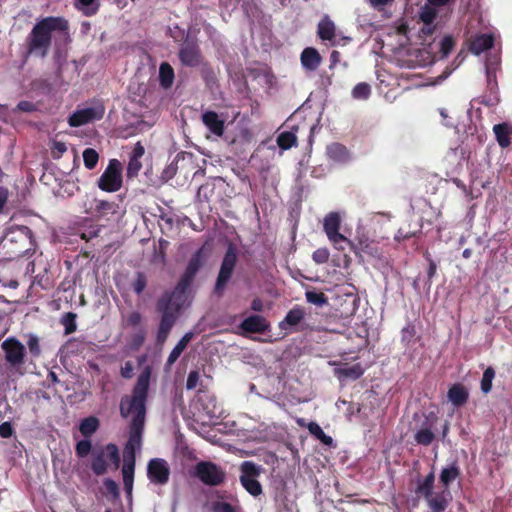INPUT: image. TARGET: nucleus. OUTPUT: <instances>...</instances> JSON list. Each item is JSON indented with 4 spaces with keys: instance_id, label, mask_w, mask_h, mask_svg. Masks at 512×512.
<instances>
[{
    "instance_id": "b1692460",
    "label": "nucleus",
    "mask_w": 512,
    "mask_h": 512,
    "mask_svg": "<svg viewBox=\"0 0 512 512\" xmlns=\"http://www.w3.org/2000/svg\"><path fill=\"white\" fill-rule=\"evenodd\" d=\"M493 45L494 37L492 34H479L472 39L470 51L475 55H480L482 52L491 49Z\"/></svg>"
},
{
    "instance_id": "473e14b6",
    "label": "nucleus",
    "mask_w": 512,
    "mask_h": 512,
    "mask_svg": "<svg viewBox=\"0 0 512 512\" xmlns=\"http://www.w3.org/2000/svg\"><path fill=\"white\" fill-rule=\"evenodd\" d=\"M337 374L341 378L357 380L364 374V369L361 364L357 363L352 366L345 365L336 370Z\"/></svg>"
},
{
    "instance_id": "423d86ee",
    "label": "nucleus",
    "mask_w": 512,
    "mask_h": 512,
    "mask_svg": "<svg viewBox=\"0 0 512 512\" xmlns=\"http://www.w3.org/2000/svg\"><path fill=\"white\" fill-rule=\"evenodd\" d=\"M194 476L207 486H219L224 483L226 473L211 461H200L195 465Z\"/></svg>"
},
{
    "instance_id": "ddd939ff",
    "label": "nucleus",
    "mask_w": 512,
    "mask_h": 512,
    "mask_svg": "<svg viewBox=\"0 0 512 512\" xmlns=\"http://www.w3.org/2000/svg\"><path fill=\"white\" fill-rule=\"evenodd\" d=\"M76 452L78 458L89 457V466L96 476H102L108 472L106 450H76Z\"/></svg>"
},
{
    "instance_id": "c756f323",
    "label": "nucleus",
    "mask_w": 512,
    "mask_h": 512,
    "mask_svg": "<svg viewBox=\"0 0 512 512\" xmlns=\"http://www.w3.org/2000/svg\"><path fill=\"white\" fill-rule=\"evenodd\" d=\"M350 249L356 254L365 253L372 257L379 256L378 246L368 239H360L357 244L353 243V246H349Z\"/></svg>"
},
{
    "instance_id": "72a5a7b5",
    "label": "nucleus",
    "mask_w": 512,
    "mask_h": 512,
    "mask_svg": "<svg viewBox=\"0 0 512 512\" xmlns=\"http://www.w3.org/2000/svg\"><path fill=\"white\" fill-rule=\"evenodd\" d=\"M293 130H297V128H292L291 131H284L277 136L276 142L279 148L282 150H288L297 144V137Z\"/></svg>"
},
{
    "instance_id": "0e129e2a",
    "label": "nucleus",
    "mask_w": 512,
    "mask_h": 512,
    "mask_svg": "<svg viewBox=\"0 0 512 512\" xmlns=\"http://www.w3.org/2000/svg\"><path fill=\"white\" fill-rule=\"evenodd\" d=\"M312 258L317 264H324L329 259V251L326 248L317 249L313 252Z\"/></svg>"
},
{
    "instance_id": "bf43d9fd",
    "label": "nucleus",
    "mask_w": 512,
    "mask_h": 512,
    "mask_svg": "<svg viewBox=\"0 0 512 512\" xmlns=\"http://www.w3.org/2000/svg\"><path fill=\"white\" fill-rule=\"evenodd\" d=\"M177 170H178V161L173 160L162 171L161 179L164 181H168V180L172 179L176 175Z\"/></svg>"
},
{
    "instance_id": "bb28decb",
    "label": "nucleus",
    "mask_w": 512,
    "mask_h": 512,
    "mask_svg": "<svg viewBox=\"0 0 512 512\" xmlns=\"http://www.w3.org/2000/svg\"><path fill=\"white\" fill-rule=\"evenodd\" d=\"M203 264H204V250H203V248H200L191 256L183 274L195 279L197 273L202 268Z\"/></svg>"
},
{
    "instance_id": "4c0bfd02",
    "label": "nucleus",
    "mask_w": 512,
    "mask_h": 512,
    "mask_svg": "<svg viewBox=\"0 0 512 512\" xmlns=\"http://www.w3.org/2000/svg\"><path fill=\"white\" fill-rule=\"evenodd\" d=\"M99 427V420L94 416L83 419L80 423V432L85 437H90Z\"/></svg>"
},
{
    "instance_id": "2eb2a0df",
    "label": "nucleus",
    "mask_w": 512,
    "mask_h": 512,
    "mask_svg": "<svg viewBox=\"0 0 512 512\" xmlns=\"http://www.w3.org/2000/svg\"><path fill=\"white\" fill-rule=\"evenodd\" d=\"M102 117L103 109L98 110L93 107H88L75 111L72 115H70L68 123L71 127H80L94 120H99Z\"/></svg>"
},
{
    "instance_id": "f8f14e48",
    "label": "nucleus",
    "mask_w": 512,
    "mask_h": 512,
    "mask_svg": "<svg viewBox=\"0 0 512 512\" xmlns=\"http://www.w3.org/2000/svg\"><path fill=\"white\" fill-rule=\"evenodd\" d=\"M196 408L198 412L206 416L209 421L219 418L222 414V408L218 405L216 397L208 391L200 390L198 392Z\"/></svg>"
},
{
    "instance_id": "3c124183",
    "label": "nucleus",
    "mask_w": 512,
    "mask_h": 512,
    "mask_svg": "<svg viewBox=\"0 0 512 512\" xmlns=\"http://www.w3.org/2000/svg\"><path fill=\"white\" fill-rule=\"evenodd\" d=\"M495 377V370L492 367H488L481 379V390L483 393H489L492 389V381Z\"/></svg>"
},
{
    "instance_id": "69168bd1",
    "label": "nucleus",
    "mask_w": 512,
    "mask_h": 512,
    "mask_svg": "<svg viewBox=\"0 0 512 512\" xmlns=\"http://www.w3.org/2000/svg\"><path fill=\"white\" fill-rule=\"evenodd\" d=\"M200 380V373L197 370H192L188 374L187 381H186V388L188 390L195 389L199 383Z\"/></svg>"
},
{
    "instance_id": "dca6fc26",
    "label": "nucleus",
    "mask_w": 512,
    "mask_h": 512,
    "mask_svg": "<svg viewBox=\"0 0 512 512\" xmlns=\"http://www.w3.org/2000/svg\"><path fill=\"white\" fill-rule=\"evenodd\" d=\"M135 450H128L124 453V463L122 466V476L125 492L128 496L132 494L135 471Z\"/></svg>"
},
{
    "instance_id": "864d4df0",
    "label": "nucleus",
    "mask_w": 512,
    "mask_h": 512,
    "mask_svg": "<svg viewBox=\"0 0 512 512\" xmlns=\"http://www.w3.org/2000/svg\"><path fill=\"white\" fill-rule=\"evenodd\" d=\"M437 17V10L435 7L425 6L420 12V19L425 25L433 24Z\"/></svg>"
},
{
    "instance_id": "6e6d98bb",
    "label": "nucleus",
    "mask_w": 512,
    "mask_h": 512,
    "mask_svg": "<svg viewBox=\"0 0 512 512\" xmlns=\"http://www.w3.org/2000/svg\"><path fill=\"white\" fill-rule=\"evenodd\" d=\"M106 456L108 465L111 466L113 470H117L121 463L120 450H106Z\"/></svg>"
},
{
    "instance_id": "7c9ffc66",
    "label": "nucleus",
    "mask_w": 512,
    "mask_h": 512,
    "mask_svg": "<svg viewBox=\"0 0 512 512\" xmlns=\"http://www.w3.org/2000/svg\"><path fill=\"white\" fill-rule=\"evenodd\" d=\"M328 157L336 162H346L349 159L347 148L340 143H331L327 146Z\"/></svg>"
},
{
    "instance_id": "e433bc0d",
    "label": "nucleus",
    "mask_w": 512,
    "mask_h": 512,
    "mask_svg": "<svg viewBox=\"0 0 512 512\" xmlns=\"http://www.w3.org/2000/svg\"><path fill=\"white\" fill-rule=\"evenodd\" d=\"M308 430L310 434L317 440H319L325 446H331L333 439L324 433L323 429L316 422H310L308 424Z\"/></svg>"
},
{
    "instance_id": "052dcab7",
    "label": "nucleus",
    "mask_w": 512,
    "mask_h": 512,
    "mask_svg": "<svg viewBox=\"0 0 512 512\" xmlns=\"http://www.w3.org/2000/svg\"><path fill=\"white\" fill-rule=\"evenodd\" d=\"M39 109V105L37 103H33L31 101L23 100L20 101L16 106V111L32 113L36 112Z\"/></svg>"
},
{
    "instance_id": "8fccbe9b",
    "label": "nucleus",
    "mask_w": 512,
    "mask_h": 512,
    "mask_svg": "<svg viewBox=\"0 0 512 512\" xmlns=\"http://www.w3.org/2000/svg\"><path fill=\"white\" fill-rule=\"evenodd\" d=\"M147 286V277L143 272H137L135 279L131 283L132 290L138 296L141 295Z\"/></svg>"
},
{
    "instance_id": "9d476101",
    "label": "nucleus",
    "mask_w": 512,
    "mask_h": 512,
    "mask_svg": "<svg viewBox=\"0 0 512 512\" xmlns=\"http://www.w3.org/2000/svg\"><path fill=\"white\" fill-rule=\"evenodd\" d=\"M178 58L185 67L195 68L202 65L203 55L196 37L188 39L185 43L181 44L178 51Z\"/></svg>"
},
{
    "instance_id": "f704fd0d",
    "label": "nucleus",
    "mask_w": 512,
    "mask_h": 512,
    "mask_svg": "<svg viewBox=\"0 0 512 512\" xmlns=\"http://www.w3.org/2000/svg\"><path fill=\"white\" fill-rule=\"evenodd\" d=\"M460 475V469L456 463L442 469L440 474V482L447 489L451 482H453Z\"/></svg>"
},
{
    "instance_id": "ea45409f",
    "label": "nucleus",
    "mask_w": 512,
    "mask_h": 512,
    "mask_svg": "<svg viewBox=\"0 0 512 512\" xmlns=\"http://www.w3.org/2000/svg\"><path fill=\"white\" fill-rule=\"evenodd\" d=\"M167 35L171 37L176 43H185L186 40L192 39L189 33L185 31L184 28L180 27L178 24H174L173 26H169L167 29Z\"/></svg>"
},
{
    "instance_id": "e2e57ef3",
    "label": "nucleus",
    "mask_w": 512,
    "mask_h": 512,
    "mask_svg": "<svg viewBox=\"0 0 512 512\" xmlns=\"http://www.w3.org/2000/svg\"><path fill=\"white\" fill-rule=\"evenodd\" d=\"M67 151V146L64 142L55 141L51 148V155L53 159H59Z\"/></svg>"
},
{
    "instance_id": "6e6552de",
    "label": "nucleus",
    "mask_w": 512,
    "mask_h": 512,
    "mask_svg": "<svg viewBox=\"0 0 512 512\" xmlns=\"http://www.w3.org/2000/svg\"><path fill=\"white\" fill-rule=\"evenodd\" d=\"M122 165L119 160L111 159L98 179V187L105 192H116L122 187Z\"/></svg>"
},
{
    "instance_id": "c9c22d12",
    "label": "nucleus",
    "mask_w": 512,
    "mask_h": 512,
    "mask_svg": "<svg viewBox=\"0 0 512 512\" xmlns=\"http://www.w3.org/2000/svg\"><path fill=\"white\" fill-rule=\"evenodd\" d=\"M76 6L82 11L83 15L91 17L97 14L100 8L98 0H76Z\"/></svg>"
},
{
    "instance_id": "7ed1b4c3",
    "label": "nucleus",
    "mask_w": 512,
    "mask_h": 512,
    "mask_svg": "<svg viewBox=\"0 0 512 512\" xmlns=\"http://www.w3.org/2000/svg\"><path fill=\"white\" fill-rule=\"evenodd\" d=\"M55 32L69 38L68 20L60 16H48L37 21L26 38L27 54L45 58Z\"/></svg>"
},
{
    "instance_id": "4be33fe9",
    "label": "nucleus",
    "mask_w": 512,
    "mask_h": 512,
    "mask_svg": "<svg viewBox=\"0 0 512 512\" xmlns=\"http://www.w3.org/2000/svg\"><path fill=\"white\" fill-rule=\"evenodd\" d=\"M449 491L443 490L426 498L428 507L432 512H445L449 505Z\"/></svg>"
},
{
    "instance_id": "f03ea898",
    "label": "nucleus",
    "mask_w": 512,
    "mask_h": 512,
    "mask_svg": "<svg viewBox=\"0 0 512 512\" xmlns=\"http://www.w3.org/2000/svg\"><path fill=\"white\" fill-rule=\"evenodd\" d=\"M194 278L182 274L175 288L171 292L164 293L157 301L156 310L161 314L156 341L164 343L173 326L184 302V295L193 283Z\"/></svg>"
},
{
    "instance_id": "cd10ccee",
    "label": "nucleus",
    "mask_w": 512,
    "mask_h": 512,
    "mask_svg": "<svg viewBox=\"0 0 512 512\" xmlns=\"http://www.w3.org/2000/svg\"><path fill=\"white\" fill-rule=\"evenodd\" d=\"M193 338V333L192 332H187L179 341L178 343L176 344V346L172 349V351L170 352L168 358H167V361H166V366L167 367H170L171 365H173L177 359L180 357V355L182 354V352L186 349L187 345L189 344V342L192 340Z\"/></svg>"
},
{
    "instance_id": "338daca9",
    "label": "nucleus",
    "mask_w": 512,
    "mask_h": 512,
    "mask_svg": "<svg viewBox=\"0 0 512 512\" xmlns=\"http://www.w3.org/2000/svg\"><path fill=\"white\" fill-rule=\"evenodd\" d=\"M121 376L125 379H130L134 374V365L131 361H126L120 370Z\"/></svg>"
},
{
    "instance_id": "2f4dec72",
    "label": "nucleus",
    "mask_w": 512,
    "mask_h": 512,
    "mask_svg": "<svg viewBox=\"0 0 512 512\" xmlns=\"http://www.w3.org/2000/svg\"><path fill=\"white\" fill-rule=\"evenodd\" d=\"M142 322V314L139 311L133 310L126 315H122L121 326L123 329L137 330L140 327H144Z\"/></svg>"
},
{
    "instance_id": "9b49d317",
    "label": "nucleus",
    "mask_w": 512,
    "mask_h": 512,
    "mask_svg": "<svg viewBox=\"0 0 512 512\" xmlns=\"http://www.w3.org/2000/svg\"><path fill=\"white\" fill-rule=\"evenodd\" d=\"M1 348L5 354L6 362L15 369L22 367L25 364L26 348L15 337L5 339Z\"/></svg>"
},
{
    "instance_id": "09e8293b",
    "label": "nucleus",
    "mask_w": 512,
    "mask_h": 512,
    "mask_svg": "<svg viewBox=\"0 0 512 512\" xmlns=\"http://www.w3.org/2000/svg\"><path fill=\"white\" fill-rule=\"evenodd\" d=\"M104 496H111L113 499H117L120 496L118 484L111 478H105L103 480Z\"/></svg>"
},
{
    "instance_id": "49530a36",
    "label": "nucleus",
    "mask_w": 512,
    "mask_h": 512,
    "mask_svg": "<svg viewBox=\"0 0 512 512\" xmlns=\"http://www.w3.org/2000/svg\"><path fill=\"white\" fill-rule=\"evenodd\" d=\"M435 438V432L428 430L427 428H420L415 434V440L417 444L428 446L432 443Z\"/></svg>"
},
{
    "instance_id": "aec40b11",
    "label": "nucleus",
    "mask_w": 512,
    "mask_h": 512,
    "mask_svg": "<svg viewBox=\"0 0 512 512\" xmlns=\"http://www.w3.org/2000/svg\"><path fill=\"white\" fill-rule=\"evenodd\" d=\"M317 35L323 41H329L332 45H336V26L328 15L322 17L317 26Z\"/></svg>"
},
{
    "instance_id": "774afa93",
    "label": "nucleus",
    "mask_w": 512,
    "mask_h": 512,
    "mask_svg": "<svg viewBox=\"0 0 512 512\" xmlns=\"http://www.w3.org/2000/svg\"><path fill=\"white\" fill-rule=\"evenodd\" d=\"M202 77L207 84L214 82L216 80L215 73L211 66H209L208 64H204L203 66Z\"/></svg>"
},
{
    "instance_id": "a211bd4d",
    "label": "nucleus",
    "mask_w": 512,
    "mask_h": 512,
    "mask_svg": "<svg viewBox=\"0 0 512 512\" xmlns=\"http://www.w3.org/2000/svg\"><path fill=\"white\" fill-rule=\"evenodd\" d=\"M306 315V311L303 307L296 305L292 309H290L285 318L279 323V327L281 330H289L292 329L304 320Z\"/></svg>"
},
{
    "instance_id": "13d9d810",
    "label": "nucleus",
    "mask_w": 512,
    "mask_h": 512,
    "mask_svg": "<svg viewBox=\"0 0 512 512\" xmlns=\"http://www.w3.org/2000/svg\"><path fill=\"white\" fill-rule=\"evenodd\" d=\"M455 46V41L451 36H445L440 42V52L443 57L448 56Z\"/></svg>"
},
{
    "instance_id": "c03bdc74",
    "label": "nucleus",
    "mask_w": 512,
    "mask_h": 512,
    "mask_svg": "<svg viewBox=\"0 0 512 512\" xmlns=\"http://www.w3.org/2000/svg\"><path fill=\"white\" fill-rule=\"evenodd\" d=\"M305 297L308 303L316 306H323L328 303V298L323 292L308 290L305 292Z\"/></svg>"
},
{
    "instance_id": "393cba45",
    "label": "nucleus",
    "mask_w": 512,
    "mask_h": 512,
    "mask_svg": "<svg viewBox=\"0 0 512 512\" xmlns=\"http://www.w3.org/2000/svg\"><path fill=\"white\" fill-rule=\"evenodd\" d=\"M435 475L433 469L422 479L420 477L417 478V485L415 488V494L418 497H423L424 499L431 496L433 493Z\"/></svg>"
},
{
    "instance_id": "412c9836",
    "label": "nucleus",
    "mask_w": 512,
    "mask_h": 512,
    "mask_svg": "<svg viewBox=\"0 0 512 512\" xmlns=\"http://www.w3.org/2000/svg\"><path fill=\"white\" fill-rule=\"evenodd\" d=\"M447 397L455 407L459 408L467 403L469 392L463 384L455 383L449 388Z\"/></svg>"
},
{
    "instance_id": "c85d7f7f",
    "label": "nucleus",
    "mask_w": 512,
    "mask_h": 512,
    "mask_svg": "<svg viewBox=\"0 0 512 512\" xmlns=\"http://www.w3.org/2000/svg\"><path fill=\"white\" fill-rule=\"evenodd\" d=\"M175 79L173 67L168 62H162L159 67V84L163 89L172 87Z\"/></svg>"
},
{
    "instance_id": "20e7f679",
    "label": "nucleus",
    "mask_w": 512,
    "mask_h": 512,
    "mask_svg": "<svg viewBox=\"0 0 512 512\" xmlns=\"http://www.w3.org/2000/svg\"><path fill=\"white\" fill-rule=\"evenodd\" d=\"M36 242L28 226H11L7 229L1 244V252L6 260L13 261L35 252Z\"/></svg>"
},
{
    "instance_id": "f257e3e1",
    "label": "nucleus",
    "mask_w": 512,
    "mask_h": 512,
    "mask_svg": "<svg viewBox=\"0 0 512 512\" xmlns=\"http://www.w3.org/2000/svg\"><path fill=\"white\" fill-rule=\"evenodd\" d=\"M151 374V367L146 366L139 374L131 395H124L120 400V415L123 418L132 417L129 425V437L124 448H140L142 444Z\"/></svg>"
},
{
    "instance_id": "58836bf2",
    "label": "nucleus",
    "mask_w": 512,
    "mask_h": 512,
    "mask_svg": "<svg viewBox=\"0 0 512 512\" xmlns=\"http://www.w3.org/2000/svg\"><path fill=\"white\" fill-rule=\"evenodd\" d=\"M112 209H113L112 202H109L106 200H100V199H94L90 206V212L97 217H102V216L106 215Z\"/></svg>"
},
{
    "instance_id": "680f3d73",
    "label": "nucleus",
    "mask_w": 512,
    "mask_h": 512,
    "mask_svg": "<svg viewBox=\"0 0 512 512\" xmlns=\"http://www.w3.org/2000/svg\"><path fill=\"white\" fill-rule=\"evenodd\" d=\"M213 512H237L236 508L230 503L223 501H215L212 504Z\"/></svg>"
},
{
    "instance_id": "a878e982",
    "label": "nucleus",
    "mask_w": 512,
    "mask_h": 512,
    "mask_svg": "<svg viewBox=\"0 0 512 512\" xmlns=\"http://www.w3.org/2000/svg\"><path fill=\"white\" fill-rule=\"evenodd\" d=\"M496 141L501 148H507L511 144L512 124L503 122L493 126Z\"/></svg>"
},
{
    "instance_id": "6ab92c4d",
    "label": "nucleus",
    "mask_w": 512,
    "mask_h": 512,
    "mask_svg": "<svg viewBox=\"0 0 512 512\" xmlns=\"http://www.w3.org/2000/svg\"><path fill=\"white\" fill-rule=\"evenodd\" d=\"M240 327L248 333H263L268 329L269 324L263 316L251 315L241 322Z\"/></svg>"
},
{
    "instance_id": "79ce46f5",
    "label": "nucleus",
    "mask_w": 512,
    "mask_h": 512,
    "mask_svg": "<svg viewBox=\"0 0 512 512\" xmlns=\"http://www.w3.org/2000/svg\"><path fill=\"white\" fill-rule=\"evenodd\" d=\"M76 317L77 315L73 312H67L62 316L60 322L64 326L65 335H70L76 331Z\"/></svg>"
},
{
    "instance_id": "1a4fd4ad",
    "label": "nucleus",
    "mask_w": 512,
    "mask_h": 512,
    "mask_svg": "<svg viewBox=\"0 0 512 512\" xmlns=\"http://www.w3.org/2000/svg\"><path fill=\"white\" fill-rule=\"evenodd\" d=\"M240 470V482L242 486L252 496H259L262 493V486L257 480L261 471L260 467L251 461H244L240 466Z\"/></svg>"
},
{
    "instance_id": "a18cd8bd",
    "label": "nucleus",
    "mask_w": 512,
    "mask_h": 512,
    "mask_svg": "<svg viewBox=\"0 0 512 512\" xmlns=\"http://www.w3.org/2000/svg\"><path fill=\"white\" fill-rule=\"evenodd\" d=\"M99 160V154L93 148H86L83 151V161L87 169L92 170L96 167Z\"/></svg>"
},
{
    "instance_id": "a19ab883",
    "label": "nucleus",
    "mask_w": 512,
    "mask_h": 512,
    "mask_svg": "<svg viewBox=\"0 0 512 512\" xmlns=\"http://www.w3.org/2000/svg\"><path fill=\"white\" fill-rule=\"evenodd\" d=\"M440 419L438 417L437 411H428L423 413V421L421 422L420 428H427L430 431L437 432L438 431V423Z\"/></svg>"
},
{
    "instance_id": "5fc2aeb1",
    "label": "nucleus",
    "mask_w": 512,
    "mask_h": 512,
    "mask_svg": "<svg viewBox=\"0 0 512 512\" xmlns=\"http://www.w3.org/2000/svg\"><path fill=\"white\" fill-rule=\"evenodd\" d=\"M141 168H142L141 159H136V158L130 157L128 165H127V171H126L127 177L133 178V177L137 176L139 171L141 170Z\"/></svg>"
},
{
    "instance_id": "5701e85b",
    "label": "nucleus",
    "mask_w": 512,
    "mask_h": 512,
    "mask_svg": "<svg viewBox=\"0 0 512 512\" xmlns=\"http://www.w3.org/2000/svg\"><path fill=\"white\" fill-rule=\"evenodd\" d=\"M300 60L305 69L315 71L321 64L322 58L315 48L307 47L302 51Z\"/></svg>"
},
{
    "instance_id": "0eeeda50",
    "label": "nucleus",
    "mask_w": 512,
    "mask_h": 512,
    "mask_svg": "<svg viewBox=\"0 0 512 512\" xmlns=\"http://www.w3.org/2000/svg\"><path fill=\"white\" fill-rule=\"evenodd\" d=\"M341 219L338 213L330 212L324 218L323 229L333 246L344 251L346 246H353V242L339 232Z\"/></svg>"
},
{
    "instance_id": "de8ad7c7",
    "label": "nucleus",
    "mask_w": 512,
    "mask_h": 512,
    "mask_svg": "<svg viewBox=\"0 0 512 512\" xmlns=\"http://www.w3.org/2000/svg\"><path fill=\"white\" fill-rule=\"evenodd\" d=\"M371 94V87L366 82L358 83L352 90V97L354 99L366 100Z\"/></svg>"
},
{
    "instance_id": "39448f33",
    "label": "nucleus",
    "mask_w": 512,
    "mask_h": 512,
    "mask_svg": "<svg viewBox=\"0 0 512 512\" xmlns=\"http://www.w3.org/2000/svg\"><path fill=\"white\" fill-rule=\"evenodd\" d=\"M237 263V250L236 247L230 243L226 249L220 270L214 286V293L222 296L228 282L230 281Z\"/></svg>"
},
{
    "instance_id": "f3484780",
    "label": "nucleus",
    "mask_w": 512,
    "mask_h": 512,
    "mask_svg": "<svg viewBox=\"0 0 512 512\" xmlns=\"http://www.w3.org/2000/svg\"><path fill=\"white\" fill-rule=\"evenodd\" d=\"M202 122L215 136L221 137L224 134L225 121L215 111H205L202 114Z\"/></svg>"
},
{
    "instance_id": "603ef678",
    "label": "nucleus",
    "mask_w": 512,
    "mask_h": 512,
    "mask_svg": "<svg viewBox=\"0 0 512 512\" xmlns=\"http://www.w3.org/2000/svg\"><path fill=\"white\" fill-rule=\"evenodd\" d=\"M496 71L497 67L490 64L486 65L487 86L490 89V91H495L498 88Z\"/></svg>"
},
{
    "instance_id": "37998d69",
    "label": "nucleus",
    "mask_w": 512,
    "mask_h": 512,
    "mask_svg": "<svg viewBox=\"0 0 512 512\" xmlns=\"http://www.w3.org/2000/svg\"><path fill=\"white\" fill-rule=\"evenodd\" d=\"M146 336L147 331L145 327H140L137 330H134L130 337V347L133 350H138L144 344Z\"/></svg>"
},
{
    "instance_id": "4d7b16f0",
    "label": "nucleus",
    "mask_w": 512,
    "mask_h": 512,
    "mask_svg": "<svg viewBox=\"0 0 512 512\" xmlns=\"http://www.w3.org/2000/svg\"><path fill=\"white\" fill-rule=\"evenodd\" d=\"M27 346H28L30 354L33 357L38 358L41 355L40 343H39V339L37 336L30 335L29 339L27 341Z\"/></svg>"
},
{
    "instance_id": "4468645a",
    "label": "nucleus",
    "mask_w": 512,
    "mask_h": 512,
    "mask_svg": "<svg viewBox=\"0 0 512 512\" xmlns=\"http://www.w3.org/2000/svg\"><path fill=\"white\" fill-rule=\"evenodd\" d=\"M147 476L149 480L154 484H166L169 481L170 476V468L168 463L161 458L150 460L147 466Z\"/></svg>"
}]
</instances>
